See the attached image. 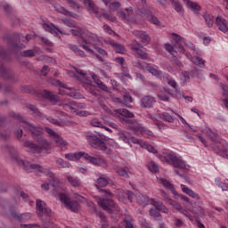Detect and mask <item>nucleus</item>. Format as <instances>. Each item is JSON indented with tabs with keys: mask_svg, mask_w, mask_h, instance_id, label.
<instances>
[{
	"mask_svg": "<svg viewBox=\"0 0 228 228\" xmlns=\"http://www.w3.org/2000/svg\"><path fill=\"white\" fill-rule=\"evenodd\" d=\"M110 183L108 182V179L104 177H100L97 179V184L95 185L97 190L100 191V193H102L103 197L105 198H99L98 197V204L99 206L104 210L110 213V215H112V213H118V206L115 204V201H113L111 199H113V193L110 191L109 190H104L102 188H106V186Z\"/></svg>",
	"mask_w": 228,
	"mask_h": 228,
	"instance_id": "1",
	"label": "nucleus"
},
{
	"mask_svg": "<svg viewBox=\"0 0 228 228\" xmlns=\"http://www.w3.org/2000/svg\"><path fill=\"white\" fill-rule=\"evenodd\" d=\"M116 113L118 115H121L119 117V122L122 124H126L128 126L129 129L134 131V134L137 136H140L143 133V127L138 124V121L135 119H129V118H134V114L133 112L126 110V109H118L116 110Z\"/></svg>",
	"mask_w": 228,
	"mask_h": 228,
	"instance_id": "2",
	"label": "nucleus"
},
{
	"mask_svg": "<svg viewBox=\"0 0 228 228\" xmlns=\"http://www.w3.org/2000/svg\"><path fill=\"white\" fill-rule=\"evenodd\" d=\"M35 142H29V152L32 154H41L42 151H49L51 144L44 137L35 138Z\"/></svg>",
	"mask_w": 228,
	"mask_h": 228,
	"instance_id": "3",
	"label": "nucleus"
},
{
	"mask_svg": "<svg viewBox=\"0 0 228 228\" xmlns=\"http://www.w3.org/2000/svg\"><path fill=\"white\" fill-rule=\"evenodd\" d=\"M36 211L38 218H40L42 222H47L45 218H50L51 216V208L41 200H37L36 201Z\"/></svg>",
	"mask_w": 228,
	"mask_h": 228,
	"instance_id": "4",
	"label": "nucleus"
},
{
	"mask_svg": "<svg viewBox=\"0 0 228 228\" xmlns=\"http://www.w3.org/2000/svg\"><path fill=\"white\" fill-rule=\"evenodd\" d=\"M159 158L161 161L173 165L175 168H186V163H184L183 159H179V157L175 156V153L174 152L167 154L166 157L160 156Z\"/></svg>",
	"mask_w": 228,
	"mask_h": 228,
	"instance_id": "5",
	"label": "nucleus"
},
{
	"mask_svg": "<svg viewBox=\"0 0 228 228\" xmlns=\"http://www.w3.org/2000/svg\"><path fill=\"white\" fill-rule=\"evenodd\" d=\"M88 41L86 39H84V44H80V47H83L85 51H87V53H90V54H93L94 56H96V58L99 60V61L104 62L105 61V57L108 56V53L105 52L104 49L98 47L95 45V43H93V45H94L95 51L98 52L101 55L98 53H95L94 50H92L90 47L87 45Z\"/></svg>",
	"mask_w": 228,
	"mask_h": 228,
	"instance_id": "6",
	"label": "nucleus"
},
{
	"mask_svg": "<svg viewBox=\"0 0 228 228\" xmlns=\"http://www.w3.org/2000/svg\"><path fill=\"white\" fill-rule=\"evenodd\" d=\"M26 47L24 45L20 44V35L13 34V36L9 40V50L14 54H19L20 49Z\"/></svg>",
	"mask_w": 228,
	"mask_h": 228,
	"instance_id": "7",
	"label": "nucleus"
},
{
	"mask_svg": "<svg viewBox=\"0 0 228 228\" xmlns=\"http://www.w3.org/2000/svg\"><path fill=\"white\" fill-rule=\"evenodd\" d=\"M59 198L67 209H70L73 213H77V211H79V203L76 200H70V198L67 196V194L60 193Z\"/></svg>",
	"mask_w": 228,
	"mask_h": 228,
	"instance_id": "8",
	"label": "nucleus"
},
{
	"mask_svg": "<svg viewBox=\"0 0 228 228\" xmlns=\"http://www.w3.org/2000/svg\"><path fill=\"white\" fill-rule=\"evenodd\" d=\"M0 77H3L5 81H10V83H17L15 73L6 68L2 61H0Z\"/></svg>",
	"mask_w": 228,
	"mask_h": 228,
	"instance_id": "9",
	"label": "nucleus"
},
{
	"mask_svg": "<svg viewBox=\"0 0 228 228\" xmlns=\"http://www.w3.org/2000/svg\"><path fill=\"white\" fill-rule=\"evenodd\" d=\"M3 10L5 12V13L7 15H9V19L10 20H12V24H14V26H19V24H20V19L17 18V16L12 14L13 13V9L12 8V6H10V4H5L2 5Z\"/></svg>",
	"mask_w": 228,
	"mask_h": 228,
	"instance_id": "10",
	"label": "nucleus"
},
{
	"mask_svg": "<svg viewBox=\"0 0 228 228\" xmlns=\"http://www.w3.org/2000/svg\"><path fill=\"white\" fill-rule=\"evenodd\" d=\"M156 100L151 95H146L141 99L142 108L151 109L154 106Z\"/></svg>",
	"mask_w": 228,
	"mask_h": 228,
	"instance_id": "11",
	"label": "nucleus"
},
{
	"mask_svg": "<svg viewBox=\"0 0 228 228\" xmlns=\"http://www.w3.org/2000/svg\"><path fill=\"white\" fill-rule=\"evenodd\" d=\"M29 133L35 138H42V134H44V128L38 126H34L32 124L29 125Z\"/></svg>",
	"mask_w": 228,
	"mask_h": 228,
	"instance_id": "12",
	"label": "nucleus"
},
{
	"mask_svg": "<svg viewBox=\"0 0 228 228\" xmlns=\"http://www.w3.org/2000/svg\"><path fill=\"white\" fill-rule=\"evenodd\" d=\"M216 24L219 31H223V33H227L228 21L225 20V19L218 16L217 18H216Z\"/></svg>",
	"mask_w": 228,
	"mask_h": 228,
	"instance_id": "13",
	"label": "nucleus"
},
{
	"mask_svg": "<svg viewBox=\"0 0 228 228\" xmlns=\"http://www.w3.org/2000/svg\"><path fill=\"white\" fill-rule=\"evenodd\" d=\"M84 4L86 8H87L88 12H92L95 13L97 19H101V15H99V11H97V7H95V4L94 0H84Z\"/></svg>",
	"mask_w": 228,
	"mask_h": 228,
	"instance_id": "14",
	"label": "nucleus"
},
{
	"mask_svg": "<svg viewBox=\"0 0 228 228\" xmlns=\"http://www.w3.org/2000/svg\"><path fill=\"white\" fill-rule=\"evenodd\" d=\"M133 35H134V37L137 38H141L142 44H149V42H151V37H149L147 32L135 30L133 32Z\"/></svg>",
	"mask_w": 228,
	"mask_h": 228,
	"instance_id": "15",
	"label": "nucleus"
},
{
	"mask_svg": "<svg viewBox=\"0 0 228 228\" xmlns=\"http://www.w3.org/2000/svg\"><path fill=\"white\" fill-rule=\"evenodd\" d=\"M43 97L50 101V102H53V104H56V102L60 101V99L58 98V95L47 90L43 91Z\"/></svg>",
	"mask_w": 228,
	"mask_h": 228,
	"instance_id": "16",
	"label": "nucleus"
},
{
	"mask_svg": "<svg viewBox=\"0 0 228 228\" xmlns=\"http://www.w3.org/2000/svg\"><path fill=\"white\" fill-rule=\"evenodd\" d=\"M29 111H30V114L32 115V117L34 118H36L37 120H40V119L44 118V114H42V112H40V110H38L37 106L30 104Z\"/></svg>",
	"mask_w": 228,
	"mask_h": 228,
	"instance_id": "17",
	"label": "nucleus"
},
{
	"mask_svg": "<svg viewBox=\"0 0 228 228\" xmlns=\"http://www.w3.org/2000/svg\"><path fill=\"white\" fill-rule=\"evenodd\" d=\"M30 172H39L40 174H52L50 169L44 168V167L38 164H30Z\"/></svg>",
	"mask_w": 228,
	"mask_h": 228,
	"instance_id": "18",
	"label": "nucleus"
},
{
	"mask_svg": "<svg viewBox=\"0 0 228 228\" xmlns=\"http://www.w3.org/2000/svg\"><path fill=\"white\" fill-rule=\"evenodd\" d=\"M11 216L19 222H28L29 220V215L28 213L19 215L16 211H11Z\"/></svg>",
	"mask_w": 228,
	"mask_h": 228,
	"instance_id": "19",
	"label": "nucleus"
},
{
	"mask_svg": "<svg viewBox=\"0 0 228 228\" xmlns=\"http://www.w3.org/2000/svg\"><path fill=\"white\" fill-rule=\"evenodd\" d=\"M118 102H120V104H124V106H126L129 108V103L133 102V97L128 93H126L123 95V100L120 98H118Z\"/></svg>",
	"mask_w": 228,
	"mask_h": 228,
	"instance_id": "20",
	"label": "nucleus"
},
{
	"mask_svg": "<svg viewBox=\"0 0 228 228\" xmlns=\"http://www.w3.org/2000/svg\"><path fill=\"white\" fill-rule=\"evenodd\" d=\"M118 140H120V142H124L125 143H129V140L132 138L131 134L126 131L118 132Z\"/></svg>",
	"mask_w": 228,
	"mask_h": 228,
	"instance_id": "21",
	"label": "nucleus"
},
{
	"mask_svg": "<svg viewBox=\"0 0 228 228\" xmlns=\"http://www.w3.org/2000/svg\"><path fill=\"white\" fill-rule=\"evenodd\" d=\"M46 175H49V183H50L51 186H53V188H55V190L57 188H60V186H61L60 180L58 178L54 177L53 171H51V174H46Z\"/></svg>",
	"mask_w": 228,
	"mask_h": 228,
	"instance_id": "22",
	"label": "nucleus"
},
{
	"mask_svg": "<svg viewBox=\"0 0 228 228\" xmlns=\"http://www.w3.org/2000/svg\"><path fill=\"white\" fill-rule=\"evenodd\" d=\"M160 181L161 184H163L165 188H167V190H171L173 195H179L175 191V187H174V184H172L170 182L163 178H160Z\"/></svg>",
	"mask_w": 228,
	"mask_h": 228,
	"instance_id": "23",
	"label": "nucleus"
},
{
	"mask_svg": "<svg viewBox=\"0 0 228 228\" xmlns=\"http://www.w3.org/2000/svg\"><path fill=\"white\" fill-rule=\"evenodd\" d=\"M203 19L205 20V22L208 28H213V24L215 22V16L209 13H205L203 14Z\"/></svg>",
	"mask_w": 228,
	"mask_h": 228,
	"instance_id": "24",
	"label": "nucleus"
},
{
	"mask_svg": "<svg viewBox=\"0 0 228 228\" xmlns=\"http://www.w3.org/2000/svg\"><path fill=\"white\" fill-rule=\"evenodd\" d=\"M110 45L113 47L114 51L119 54H124L126 53V48L121 44L110 42Z\"/></svg>",
	"mask_w": 228,
	"mask_h": 228,
	"instance_id": "25",
	"label": "nucleus"
},
{
	"mask_svg": "<svg viewBox=\"0 0 228 228\" xmlns=\"http://www.w3.org/2000/svg\"><path fill=\"white\" fill-rule=\"evenodd\" d=\"M81 154V158H84L85 159H86V161H89L92 165H99V160H97V159L95 157H92L90 155H88V153H85L82 151Z\"/></svg>",
	"mask_w": 228,
	"mask_h": 228,
	"instance_id": "26",
	"label": "nucleus"
},
{
	"mask_svg": "<svg viewBox=\"0 0 228 228\" xmlns=\"http://www.w3.org/2000/svg\"><path fill=\"white\" fill-rule=\"evenodd\" d=\"M8 117H10L11 118H14V120H19L20 126L26 124V121H24V119L22 118V116H20V114L16 113L14 111H10L8 113Z\"/></svg>",
	"mask_w": 228,
	"mask_h": 228,
	"instance_id": "27",
	"label": "nucleus"
},
{
	"mask_svg": "<svg viewBox=\"0 0 228 228\" xmlns=\"http://www.w3.org/2000/svg\"><path fill=\"white\" fill-rule=\"evenodd\" d=\"M113 168L116 174H118V175H120L121 177H126V178L129 177L126 168L118 167V166H114Z\"/></svg>",
	"mask_w": 228,
	"mask_h": 228,
	"instance_id": "28",
	"label": "nucleus"
},
{
	"mask_svg": "<svg viewBox=\"0 0 228 228\" xmlns=\"http://www.w3.org/2000/svg\"><path fill=\"white\" fill-rule=\"evenodd\" d=\"M26 58H29V50L23 51L20 53V63L21 65H25V67H28V63H26Z\"/></svg>",
	"mask_w": 228,
	"mask_h": 228,
	"instance_id": "29",
	"label": "nucleus"
},
{
	"mask_svg": "<svg viewBox=\"0 0 228 228\" xmlns=\"http://www.w3.org/2000/svg\"><path fill=\"white\" fill-rule=\"evenodd\" d=\"M86 138L92 145H97V142H101V139L92 133H87Z\"/></svg>",
	"mask_w": 228,
	"mask_h": 228,
	"instance_id": "30",
	"label": "nucleus"
},
{
	"mask_svg": "<svg viewBox=\"0 0 228 228\" xmlns=\"http://www.w3.org/2000/svg\"><path fill=\"white\" fill-rule=\"evenodd\" d=\"M67 180L73 186V188H79L81 186V180L77 178H74L72 176H68Z\"/></svg>",
	"mask_w": 228,
	"mask_h": 228,
	"instance_id": "31",
	"label": "nucleus"
},
{
	"mask_svg": "<svg viewBox=\"0 0 228 228\" xmlns=\"http://www.w3.org/2000/svg\"><path fill=\"white\" fill-rule=\"evenodd\" d=\"M10 136V130H0V142H8Z\"/></svg>",
	"mask_w": 228,
	"mask_h": 228,
	"instance_id": "32",
	"label": "nucleus"
},
{
	"mask_svg": "<svg viewBox=\"0 0 228 228\" xmlns=\"http://www.w3.org/2000/svg\"><path fill=\"white\" fill-rule=\"evenodd\" d=\"M20 167H22L25 172H29V162L24 159H16Z\"/></svg>",
	"mask_w": 228,
	"mask_h": 228,
	"instance_id": "33",
	"label": "nucleus"
},
{
	"mask_svg": "<svg viewBox=\"0 0 228 228\" xmlns=\"http://www.w3.org/2000/svg\"><path fill=\"white\" fill-rule=\"evenodd\" d=\"M60 13H62V15H66L67 17H72L73 19H77L79 15L77 13H72L71 12H69L65 7H61L59 9Z\"/></svg>",
	"mask_w": 228,
	"mask_h": 228,
	"instance_id": "34",
	"label": "nucleus"
},
{
	"mask_svg": "<svg viewBox=\"0 0 228 228\" xmlns=\"http://www.w3.org/2000/svg\"><path fill=\"white\" fill-rule=\"evenodd\" d=\"M187 6H189V8H191V10H192V12L195 13L200 11V5L191 0H187Z\"/></svg>",
	"mask_w": 228,
	"mask_h": 228,
	"instance_id": "35",
	"label": "nucleus"
},
{
	"mask_svg": "<svg viewBox=\"0 0 228 228\" xmlns=\"http://www.w3.org/2000/svg\"><path fill=\"white\" fill-rule=\"evenodd\" d=\"M182 190L183 193H186L190 197H192V199H197V197H199V194L195 193L193 191H191V189L186 187V185L182 184Z\"/></svg>",
	"mask_w": 228,
	"mask_h": 228,
	"instance_id": "36",
	"label": "nucleus"
},
{
	"mask_svg": "<svg viewBox=\"0 0 228 228\" xmlns=\"http://www.w3.org/2000/svg\"><path fill=\"white\" fill-rule=\"evenodd\" d=\"M191 61H192L194 65H198V67H204V63H206V61L199 56L191 57Z\"/></svg>",
	"mask_w": 228,
	"mask_h": 228,
	"instance_id": "37",
	"label": "nucleus"
},
{
	"mask_svg": "<svg viewBox=\"0 0 228 228\" xmlns=\"http://www.w3.org/2000/svg\"><path fill=\"white\" fill-rule=\"evenodd\" d=\"M82 151H79L78 153H67L65 154L66 159H69V161H74L75 159H79L81 158Z\"/></svg>",
	"mask_w": 228,
	"mask_h": 228,
	"instance_id": "38",
	"label": "nucleus"
},
{
	"mask_svg": "<svg viewBox=\"0 0 228 228\" xmlns=\"http://www.w3.org/2000/svg\"><path fill=\"white\" fill-rule=\"evenodd\" d=\"M3 149L5 151V152H8L10 156H15L17 151L15 150V147L10 145V144H5Z\"/></svg>",
	"mask_w": 228,
	"mask_h": 228,
	"instance_id": "39",
	"label": "nucleus"
},
{
	"mask_svg": "<svg viewBox=\"0 0 228 228\" xmlns=\"http://www.w3.org/2000/svg\"><path fill=\"white\" fill-rule=\"evenodd\" d=\"M141 145L143 149H147V151L149 152H152V154H157L158 153V151L152 145H151V144H149L145 142H142Z\"/></svg>",
	"mask_w": 228,
	"mask_h": 228,
	"instance_id": "40",
	"label": "nucleus"
},
{
	"mask_svg": "<svg viewBox=\"0 0 228 228\" xmlns=\"http://www.w3.org/2000/svg\"><path fill=\"white\" fill-rule=\"evenodd\" d=\"M146 70L152 74V76H160L161 72L159 70H157L156 68L151 66V64L146 65Z\"/></svg>",
	"mask_w": 228,
	"mask_h": 228,
	"instance_id": "41",
	"label": "nucleus"
},
{
	"mask_svg": "<svg viewBox=\"0 0 228 228\" xmlns=\"http://www.w3.org/2000/svg\"><path fill=\"white\" fill-rule=\"evenodd\" d=\"M206 134H208V137H210V140L212 142H216V138H218V135L213 132L210 128H207L205 130Z\"/></svg>",
	"mask_w": 228,
	"mask_h": 228,
	"instance_id": "42",
	"label": "nucleus"
},
{
	"mask_svg": "<svg viewBox=\"0 0 228 228\" xmlns=\"http://www.w3.org/2000/svg\"><path fill=\"white\" fill-rule=\"evenodd\" d=\"M172 36L174 37L173 40H175V45L181 44V42H183V44H185V45H187L186 39H184L183 37L179 36L176 33H173Z\"/></svg>",
	"mask_w": 228,
	"mask_h": 228,
	"instance_id": "43",
	"label": "nucleus"
},
{
	"mask_svg": "<svg viewBox=\"0 0 228 228\" xmlns=\"http://www.w3.org/2000/svg\"><path fill=\"white\" fill-rule=\"evenodd\" d=\"M0 58L4 60V61H10V55L8 53H6V50H4L3 46H0Z\"/></svg>",
	"mask_w": 228,
	"mask_h": 228,
	"instance_id": "44",
	"label": "nucleus"
},
{
	"mask_svg": "<svg viewBox=\"0 0 228 228\" xmlns=\"http://www.w3.org/2000/svg\"><path fill=\"white\" fill-rule=\"evenodd\" d=\"M150 215L153 216L155 220H161V213H159L157 208H151L150 210Z\"/></svg>",
	"mask_w": 228,
	"mask_h": 228,
	"instance_id": "45",
	"label": "nucleus"
},
{
	"mask_svg": "<svg viewBox=\"0 0 228 228\" xmlns=\"http://www.w3.org/2000/svg\"><path fill=\"white\" fill-rule=\"evenodd\" d=\"M155 208L158 211H162V213H168V208L163 205L161 202H155Z\"/></svg>",
	"mask_w": 228,
	"mask_h": 228,
	"instance_id": "46",
	"label": "nucleus"
},
{
	"mask_svg": "<svg viewBox=\"0 0 228 228\" xmlns=\"http://www.w3.org/2000/svg\"><path fill=\"white\" fill-rule=\"evenodd\" d=\"M159 117L166 122H174V117H172V115L168 114L167 112L160 114Z\"/></svg>",
	"mask_w": 228,
	"mask_h": 228,
	"instance_id": "47",
	"label": "nucleus"
},
{
	"mask_svg": "<svg viewBox=\"0 0 228 228\" xmlns=\"http://www.w3.org/2000/svg\"><path fill=\"white\" fill-rule=\"evenodd\" d=\"M180 79L181 81H183V83H188V81H190V72L188 71H183L180 74Z\"/></svg>",
	"mask_w": 228,
	"mask_h": 228,
	"instance_id": "48",
	"label": "nucleus"
},
{
	"mask_svg": "<svg viewBox=\"0 0 228 228\" xmlns=\"http://www.w3.org/2000/svg\"><path fill=\"white\" fill-rule=\"evenodd\" d=\"M62 22L68 28H77V23L74 20H62Z\"/></svg>",
	"mask_w": 228,
	"mask_h": 228,
	"instance_id": "49",
	"label": "nucleus"
},
{
	"mask_svg": "<svg viewBox=\"0 0 228 228\" xmlns=\"http://www.w3.org/2000/svg\"><path fill=\"white\" fill-rule=\"evenodd\" d=\"M57 165L60 166L61 168H69L70 167V163L64 161L61 159H58L56 160Z\"/></svg>",
	"mask_w": 228,
	"mask_h": 228,
	"instance_id": "50",
	"label": "nucleus"
},
{
	"mask_svg": "<svg viewBox=\"0 0 228 228\" xmlns=\"http://www.w3.org/2000/svg\"><path fill=\"white\" fill-rule=\"evenodd\" d=\"M37 54H42V49L35 46L32 50H29V57L37 56Z\"/></svg>",
	"mask_w": 228,
	"mask_h": 228,
	"instance_id": "51",
	"label": "nucleus"
},
{
	"mask_svg": "<svg viewBox=\"0 0 228 228\" xmlns=\"http://www.w3.org/2000/svg\"><path fill=\"white\" fill-rule=\"evenodd\" d=\"M102 15L107 20H110V22H117V17L113 16V14H110L108 12H102Z\"/></svg>",
	"mask_w": 228,
	"mask_h": 228,
	"instance_id": "52",
	"label": "nucleus"
},
{
	"mask_svg": "<svg viewBox=\"0 0 228 228\" xmlns=\"http://www.w3.org/2000/svg\"><path fill=\"white\" fill-rule=\"evenodd\" d=\"M55 143H57V145H59L60 147H66L67 145L66 141L63 140L60 135H57L55 137Z\"/></svg>",
	"mask_w": 228,
	"mask_h": 228,
	"instance_id": "53",
	"label": "nucleus"
},
{
	"mask_svg": "<svg viewBox=\"0 0 228 228\" xmlns=\"http://www.w3.org/2000/svg\"><path fill=\"white\" fill-rule=\"evenodd\" d=\"M100 218L102 219V228H108L110 227V224H108V220L106 219V216L103 214H100Z\"/></svg>",
	"mask_w": 228,
	"mask_h": 228,
	"instance_id": "54",
	"label": "nucleus"
},
{
	"mask_svg": "<svg viewBox=\"0 0 228 228\" xmlns=\"http://www.w3.org/2000/svg\"><path fill=\"white\" fill-rule=\"evenodd\" d=\"M72 113H76L78 117H88L91 113L87 110H73Z\"/></svg>",
	"mask_w": 228,
	"mask_h": 228,
	"instance_id": "55",
	"label": "nucleus"
},
{
	"mask_svg": "<svg viewBox=\"0 0 228 228\" xmlns=\"http://www.w3.org/2000/svg\"><path fill=\"white\" fill-rule=\"evenodd\" d=\"M149 170L150 172H153V174H158V172H159V167H158L154 162H151L149 164Z\"/></svg>",
	"mask_w": 228,
	"mask_h": 228,
	"instance_id": "56",
	"label": "nucleus"
},
{
	"mask_svg": "<svg viewBox=\"0 0 228 228\" xmlns=\"http://www.w3.org/2000/svg\"><path fill=\"white\" fill-rule=\"evenodd\" d=\"M173 6H175V12H183V5L179 3V0H173Z\"/></svg>",
	"mask_w": 228,
	"mask_h": 228,
	"instance_id": "57",
	"label": "nucleus"
},
{
	"mask_svg": "<svg viewBox=\"0 0 228 228\" xmlns=\"http://www.w3.org/2000/svg\"><path fill=\"white\" fill-rule=\"evenodd\" d=\"M215 151L217 154H220L223 158H228V150L220 151L218 147H215Z\"/></svg>",
	"mask_w": 228,
	"mask_h": 228,
	"instance_id": "58",
	"label": "nucleus"
},
{
	"mask_svg": "<svg viewBox=\"0 0 228 228\" xmlns=\"http://www.w3.org/2000/svg\"><path fill=\"white\" fill-rule=\"evenodd\" d=\"M142 47H143V46H142V45L140 43H138V41L134 40L132 42V51H135V53H136V51H139L140 49H142Z\"/></svg>",
	"mask_w": 228,
	"mask_h": 228,
	"instance_id": "59",
	"label": "nucleus"
},
{
	"mask_svg": "<svg viewBox=\"0 0 228 228\" xmlns=\"http://www.w3.org/2000/svg\"><path fill=\"white\" fill-rule=\"evenodd\" d=\"M43 28L44 29H45V31H48L49 33H55V35H58V32H56V30H54V28H53V27H51V25L47 23H43Z\"/></svg>",
	"mask_w": 228,
	"mask_h": 228,
	"instance_id": "60",
	"label": "nucleus"
},
{
	"mask_svg": "<svg viewBox=\"0 0 228 228\" xmlns=\"http://www.w3.org/2000/svg\"><path fill=\"white\" fill-rule=\"evenodd\" d=\"M137 202L141 205V206H147V203L149 202V200H147V198L145 196H139L137 198Z\"/></svg>",
	"mask_w": 228,
	"mask_h": 228,
	"instance_id": "61",
	"label": "nucleus"
},
{
	"mask_svg": "<svg viewBox=\"0 0 228 228\" xmlns=\"http://www.w3.org/2000/svg\"><path fill=\"white\" fill-rule=\"evenodd\" d=\"M158 97L160 101H164L165 102H167V101H170V97L168 95L165 94L163 91H161L159 94Z\"/></svg>",
	"mask_w": 228,
	"mask_h": 228,
	"instance_id": "62",
	"label": "nucleus"
},
{
	"mask_svg": "<svg viewBox=\"0 0 228 228\" xmlns=\"http://www.w3.org/2000/svg\"><path fill=\"white\" fill-rule=\"evenodd\" d=\"M148 20L151 24H155L156 26H159V20L158 19V17L154 16V14H151L150 16V19H148Z\"/></svg>",
	"mask_w": 228,
	"mask_h": 228,
	"instance_id": "63",
	"label": "nucleus"
},
{
	"mask_svg": "<svg viewBox=\"0 0 228 228\" xmlns=\"http://www.w3.org/2000/svg\"><path fill=\"white\" fill-rule=\"evenodd\" d=\"M15 136L18 140H22L25 138L26 134H22V129H18L14 131Z\"/></svg>",
	"mask_w": 228,
	"mask_h": 228,
	"instance_id": "64",
	"label": "nucleus"
}]
</instances>
